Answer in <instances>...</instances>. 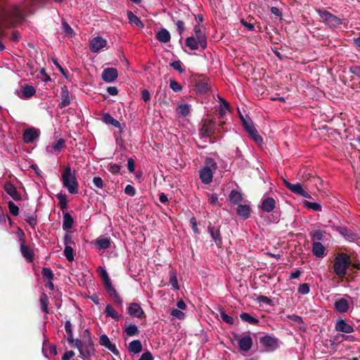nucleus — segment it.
<instances>
[{
    "instance_id": "obj_36",
    "label": "nucleus",
    "mask_w": 360,
    "mask_h": 360,
    "mask_svg": "<svg viewBox=\"0 0 360 360\" xmlns=\"http://www.w3.org/2000/svg\"><path fill=\"white\" fill-rule=\"evenodd\" d=\"M142 344L139 340H133L129 345V350L133 354L140 353L142 350Z\"/></svg>"
},
{
    "instance_id": "obj_58",
    "label": "nucleus",
    "mask_w": 360,
    "mask_h": 360,
    "mask_svg": "<svg viewBox=\"0 0 360 360\" xmlns=\"http://www.w3.org/2000/svg\"><path fill=\"white\" fill-rule=\"evenodd\" d=\"M75 244L72 240V236L71 232H67L64 236V245L72 246V245Z\"/></svg>"
},
{
    "instance_id": "obj_18",
    "label": "nucleus",
    "mask_w": 360,
    "mask_h": 360,
    "mask_svg": "<svg viewBox=\"0 0 360 360\" xmlns=\"http://www.w3.org/2000/svg\"><path fill=\"white\" fill-rule=\"evenodd\" d=\"M252 346V339L250 335L242 337L238 340V347L241 352H248Z\"/></svg>"
},
{
    "instance_id": "obj_30",
    "label": "nucleus",
    "mask_w": 360,
    "mask_h": 360,
    "mask_svg": "<svg viewBox=\"0 0 360 360\" xmlns=\"http://www.w3.org/2000/svg\"><path fill=\"white\" fill-rule=\"evenodd\" d=\"M185 43L186 46L191 51H196L200 48V43L198 42V39L194 36L188 37L186 39Z\"/></svg>"
},
{
    "instance_id": "obj_24",
    "label": "nucleus",
    "mask_w": 360,
    "mask_h": 360,
    "mask_svg": "<svg viewBox=\"0 0 360 360\" xmlns=\"http://www.w3.org/2000/svg\"><path fill=\"white\" fill-rule=\"evenodd\" d=\"M335 328L338 332L345 333H352L354 331L353 326L347 323L344 319L338 321L335 323Z\"/></svg>"
},
{
    "instance_id": "obj_7",
    "label": "nucleus",
    "mask_w": 360,
    "mask_h": 360,
    "mask_svg": "<svg viewBox=\"0 0 360 360\" xmlns=\"http://www.w3.org/2000/svg\"><path fill=\"white\" fill-rule=\"evenodd\" d=\"M240 118L243 127L248 131L250 137L257 143L262 142V138L255 127L252 121L248 117L245 118L240 115Z\"/></svg>"
},
{
    "instance_id": "obj_14",
    "label": "nucleus",
    "mask_w": 360,
    "mask_h": 360,
    "mask_svg": "<svg viewBox=\"0 0 360 360\" xmlns=\"http://www.w3.org/2000/svg\"><path fill=\"white\" fill-rule=\"evenodd\" d=\"M65 140L63 139H60L57 141H53L51 145L46 146V150L48 153L58 155L60 153L62 148L65 147Z\"/></svg>"
},
{
    "instance_id": "obj_29",
    "label": "nucleus",
    "mask_w": 360,
    "mask_h": 360,
    "mask_svg": "<svg viewBox=\"0 0 360 360\" xmlns=\"http://www.w3.org/2000/svg\"><path fill=\"white\" fill-rule=\"evenodd\" d=\"M70 103V92L66 86H63L61 88L60 102L59 103V107L63 108L68 106Z\"/></svg>"
},
{
    "instance_id": "obj_31",
    "label": "nucleus",
    "mask_w": 360,
    "mask_h": 360,
    "mask_svg": "<svg viewBox=\"0 0 360 360\" xmlns=\"http://www.w3.org/2000/svg\"><path fill=\"white\" fill-rule=\"evenodd\" d=\"M156 38L160 42L167 43L170 41L171 36L168 30L162 28L156 33Z\"/></svg>"
},
{
    "instance_id": "obj_13",
    "label": "nucleus",
    "mask_w": 360,
    "mask_h": 360,
    "mask_svg": "<svg viewBox=\"0 0 360 360\" xmlns=\"http://www.w3.org/2000/svg\"><path fill=\"white\" fill-rule=\"evenodd\" d=\"M108 42L106 39L101 37H96L90 41V50L93 53H98L102 49L107 46Z\"/></svg>"
},
{
    "instance_id": "obj_2",
    "label": "nucleus",
    "mask_w": 360,
    "mask_h": 360,
    "mask_svg": "<svg viewBox=\"0 0 360 360\" xmlns=\"http://www.w3.org/2000/svg\"><path fill=\"white\" fill-rule=\"evenodd\" d=\"M97 272L102 278L105 289L107 290L110 297L116 304H117L120 306H122V299L120 296L115 288L113 287L107 271L105 269L104 267L100 266L97 268Z\"/></svg>"
},
{
    "instance_id": "obj_41",
    "label": "nucleus",
    "mask_w": 360,
    "mask_h": 360,
    "mask_svg": "<svg viewBox=\"0 0 360 360\" xmlns=\"http://www.w3.org/2000/svg\"><path fill=\"white\" fill-rule=\"evenodd\" d=\"M39 302L41 310L45 313H49L48 304H49V297L44 292H42L40 295Z\"/></svg>"
},
{
    "instance_id": "obj_52",
    "label": "nucleus",
    "mask_w": 360,
    "mask_h": 360,
    "mask_svg": "<svg viewBox=\"0 0 360 360\" xmlns=\"http://www.w3.org/2000/svg\"><path fill=\"white\" fill-rule=\"evenodd\" d=\"M170 314L179 320H184L186 317L185 313L179 309H171Z\"/></svg>"
},
{
    "instance_id": "obj_47",
    "label": "nucleus",
    "mask_w": 360,
    "mask_h": 360,
    "mask_svg": "<svg viewBox=\"0 0 360 360\" xmlns=\"http://www.w3.org/2000/svg\"><path fill=\"white\" fill-rule=\"evenodd\" d=\"M303 205L308 210H311L313 211L319 212L321 211V206L318 202H312L309 201L304 200L303 202Z\"/></svg>"
},
{
    "instance_id": "obj_20",
    "label": "nucleus",
    "mask_w": 360,
    "mask_h": 360,
    "mask_svg": "<svg viewBox=\"0 0 360 360\" xmlns=\"http://www.w3.org/2000/svg\"><path fill=\"white\" fill-rule=\"evenodd\" d=\"M99 343L113 354H118L119 352L115 345L110 342L109 338L106 335L103 334L99 336Z\"/></svg>"
},
{
    "instance_id": "obj_59",
    "label": "nucleus",
    "mask_w": 360,
    "mask_h": 360,
    "mask_svg": "<svg viewBox=\"0 0 360 360\" xmlns=\"http://www.w3.org/2000/svg\"><path fill=\"white\" fill-rule=\"evenodd\" d=\"M169 87L175 92H179L182 89V86L174 79L170 80Z\"/></svg>"
},
{
    "instance_id": "obj_10",
    "label": "nucleus",
    "mask_w": 360,
    "mask_h": 360,
    "mask_svg": "<svg viewBox=\"0 0 360 360\" xmlns=\"http://www.w3.org/2000/svg\"><path fill=\"white\" fill-rule=\"evenodd\" d=\"M285 186L293 193L303 196L306 198H311V195L303 189L302 185L300 183L291 184L289 181H284Z\"/></svg>"
},
{
    "instance_id": "obj_54",
    "label": "nucleus",
    "mask_w": 360,
    "mask_h": 360,
    "mask_svg": "<svg viewBox=\"0 0 360 360\" xmlns=\"http://www.w3.org/2000/svg\"><path fill=\"white\" fill-rule=\"evenodd\" d=\"M220 317L224 322L229 325H233L234 323L233 317L226 314L223 310L220 311Z\"/></svg>"
},
{
    "instance_id": "obj_46",
    "label": "nucleus",
    "mask_w": 360,
    "mask_h": 360,
    "mask_svg": "<svg viewBox=\"0 0 360 360\" xmlns=\"http://www.w3.org/2000/svg\"><path fill=\"white\" fill-rule=\"evenodd\" d=\"M169 283L172 286L174 290H179V285L178 283L176 273L175 271H169Z\"/></svg>"
},
{
    "instance_id": "obj_48",
    "label": "nucleus",
    "mask_w": 360,
    "mask_h": 360,
    "mask_svg": "<svg viewBox=\"0 0 360 360\" xmlns=\"http://www.w3.org/2000/svg\"><path fill=\"white\" fill-rule=\"evenodd\" d=\"M25 220L27 223L32 228L34 229L37 224V216L34 214H26L25 216Z\"/></svg>"
},
{
    "instance_id": "obj_37",
    "label": "nucleus",
    "mask_w": 360,
    "mask_h": 360,
    "mask_svg": "<svg viewBox=\"0 0 360 360\" xmlns=\"http://www.w3.org/2000/svg\"><path fill=\"white\" fill-rule=\"evenodd\" d=\"M191 110V106L186 103H180L177 105L176 112L182 117L188 115Z\"/></svg>"
},
{
    "instance_id": "obj_4",
    "label": "nucleus",
    "mask_w": 360,
    "mask_h": 360,
    "mask_svg": "<svg viewBox=\"0 0 360 360\" xmlns=\"http://www.w3.org/2000/svg\"><path fill=\"white\" fill-rule=\"evenodd\" d=\"M37 2V0H25L20 6H13L9 15L14 19L15 22L20 21L23 19L24 15L32 12V6Z\"/></svg>"
},
{
    "instance_id": "obj_28",
    "label": "nucleus",
    "mask_w": 360,
    "mask_h": 360,
    "mask_svg": "<svg viewBox=\"0 0 360 360\" xmlns=\"http://www.w3.org/2000/svg\"><path fill=\"white\" fill-rule=\"evenodd\" d=\"M312 253L316 257L322 258L326 255V248L320 242H314Z\"/></svg>"
},
{
    "instance_id": "obj_17",
    "label": "nucleus",
    "mask_w": 360,
    "mask_h": 360,
    "mask_svg": "<svg viewBox=\"0 0 360 360\" xmlns=\"http://www.w3.org/2000/svg\"><path fill=\"white\" fill-rule=\"evenodd\" d=\"M118 77L117 71L114 68H108L103 70L101 77L105 82H112Z\"/></svg>"
},
{
    "instance_id": "obj_8",
    "label": "nucleus",
    "mask_w": 360,
    "mask_h": 360,
    "mask_svg": "<svg viewBox=\"0 0 360 360\" xmlns=\"http://www.w3.org/2000/svg\"><path fill=\"white\" fill-rule=\"evenodd\" d=\"M352 303V298L348 295H344L343 297L335 301L334 309L340 314H345L349 311Z\"/></svg>"
},
{
    "instance_id": "obj_45",
    "label": "nucleus",
    "mask_w": 360,
    "mask_h": 360,
    "mask_svg": "<svg viewBox=\"0 0 360 360\" xmlns=\"http://www.w3.org/2000/svg\"><path fill=\"white\" fill-rule=\"evenodd\" d=\"M139 330L135 324H128L125 326L124 333L129 336H134L139 333Z\"/></svg>"
},
{
    "instance_id": "obj_5",
    "label": "nucleus",
    "mask_w": 360,
    "mask_h": 360,
    "mask_svg": "<svg viewBox=\"0 0 360 360\" xmlns=\"http://www.w3.org/2000/svg\"><path fill=\"white\" fill-rule=\"evenodd\" d=\"M217 169V164L212 158H207L205 165L200 169V179L203 184H208L212 182L214 172Z\"/></svg>"
},
{
    "instance_id": "obj_15",
    "label": "nucleus",
    "mask_w": 360,
    "mask_h": 360,
    "mask_svg": "<svg viewBox=\"0 0 360 360\" xmlns=\"http://www.w3.org/2000/svg\"><path fill=\"white\" fill-rule=\"evenodd\" d=\"M40 131L34 127L26 129L22 134L23 141L26 143H32L39 136Z\"/></svg>"
},
{
    "instance_id": "obj_32",
    "label": "nucleus",
    "mask_w": 360,
    "mask_h": 360,
    "mask_svg": "<svg viewBox=\"0 0 360 360\" xmlns=\"http://www.w3.org/2000/svg\"><path fill=\"white\" fill-rule=\"evenodd\" d=\"M251 208L248 205H238L237 208V214L243 219H248L250 216Z\"/></svg>"
},
{
    "instance_id": "obj_26",
    "label": "nucleus",
    "mask_w": 360,
    "mask_h": 360,
    "mask_svg": "<svg viewBox=\"0 0 360 360\" xmlns=\"http://www.w3.org/2000/svg\"><path fill=\"white\" fill-rule=\"evenodd\" d=\"M276 207V201L273 198L268 197L262 200L261 209L265 212H272Z\"/></svg>"
},
{
    "instance_id": "obj_49",
    "label": "nucleus",
    "mask_w": 360,
    "mask_h": 360,
    "mask_svg": "<svg viewBox=\"0 0 360 360\" xmlns=\"http://www.w3.org/2000/svg\"><path fill=\"white\" fill-rule=\"evenodd\" d=\"M196 91L201 94H205L208 92L209 91V86L207 83L204 82H198L196 86Z\"/></svg>"
},
{
    "instance_id": "obj_43",
    "label": "nucleus",
    "mask_w": 360,
    "mask_h": 360,
    "mask_svg": "<svg viewBox=\"0 0 360 360\" xmlns=\"http://www.w3.org/2000/svg\"><path fill=\"white\" fill-rule=\"evenodd\" d=\"M309 235L311 239L314 240V242H319L323 239L325 232L320 229H317L311 231Z\"/></svg>"
},
{
    "instance_id": "obj_57",
    "label": "nucleus",
    "mask_w": 360,
    "mask_h": 360,
    "mask_svg": "<svg viewBox=\"0 0 360 360\" xmlns=\"http://www.w3.org/2000/svg\"><path fill=\"white\" fill-rule=\"evenodd\" d=\"M257 301L259 303H264V304H266L269 306L272 305V300L269 297L264 296V295L258 296L257 297Z\"/></svg>"
},
{
    "instance_id": "obj_61",
    "label": "nucleus",
    "mask_w": 360,
    "mask_h": 360,
    "mask_svg": "<svg viewBox=\"0 0 360 360\" xmlns=\"http://www.w3.org/2000/svg\"><path fill=\"white\" fill-rule=\"evenodd\" d=\"M124 193L125 194L133 197L136 195V190L133 186L128 184L124 188Z\"/></svg>"
},
{
    "instance_id": "obj_35",
    "label": "nucleus",
    "mask_w": 360,
    "mask_h": 360,
    "mask_svg": "<svg viewBox=\"0 0 360 360\" xmlns=\"http://www.w3.org/2000/svg\"><path fill=\"white\" fill-rule=\"evenodd\" d=\"M105 314L107 317H110L116 321L120 320V315L115 311L111 304L106 305Z\"/></svg>"
},
{
    "instance_id": "obj_25",
    "label": "nucleus",
    "mask_w": 360,
    "mask_h": 360,
    "mask_svg": "<svg viewBox=\"0 0 360 360\" xmlns=\"http://www.w3.org/2000/svg\"><path fill=\"white\" fill-rule=\"evenodd\" d=\"M128 313L130 316L136 318H141L144 312L141 306L137 303H131L128 307Z\"/></svg>"
},
{
    "instance_id": "obj_23",
    "label": "nucleus",
    "mask_w": 360,
    "mask_h": 360,
    "mask_svg": "<svg viewBox=\"0 0 360 360\" xmlns=\"http://www.w3.org/2000/svg\"><path fill=\"white\" fill-rule=\"evenodd\" d=\"M4 190L14 200L19 201L22 200L21 195L13 184L6 182L4 185Z\"/></svg>"
},
{
    "instance_id": "obj_64",
    "label": "nucleus",
    "mask_w": 360,
    "mask_h": 360,
    "mask_svg": "<svg viewBox=\"0 0 360 360\" xmlns=\"http://www.w3.org/2000/svg\"><path fill=\"white\" fill-rule=\"evenodd\" d=\"M114 119L115 118L112 117L108 112H105V113L103 114V115H102V120H103V122H105L107 124H111V123L112 122Z\"/></svg>"
},
{
    "instance_id": "obj_55",
    "label": "nucleus",
    "mask_w": 360,
    "mask_h": 360,
    "mask_svg": "<svg viewBox=\"0 0 360 360\" xmlns=\"http://www.w3.org/2000/svg\"><path fill=\"white\" fill-rule=\"evenodd\" d=\"M310 291V288L308 283L300 284L297 288L298 293L301 295H307Z\"/></svg>"
},
{
    "instance_id": "obj_16",
    "label": "nucleus",
    "mask_w": 360,
    "mask_h": 360,
    "mask_svg": "<svg viewBox=\"0 0 360 360\" xmlns=\"http://www.w3.org/2000/svg\"><path fill=\"white\" fill-rule=\"evenodd\" d=\"M215 122L212 120H205L200 129L201 134L204 137H210L214 134Z\"/></svg>"
},
{
    "instance_id": "obj_53",
    "label": "nucleus",
    "mask_w": 360,
    "mask_h": 360,
    "mask_svg": "<svg viewBox=\"0 0 360 360\" xmlns=\"http://www.w3.org/2000/svg\"><path fill=\"white\" fill-rule=\"evenodd\" d=\"M173 22H175L177 32L181 35L185 30V24L183 20H175L174 18L172 17Z\"/></svg>"
},
{
    "instance_id": "obj_27",
    "label": "nucleus",
    "mask_w": 360,
    "mask_h": 360,
    "mask_svg": "<svg viewBox=\"0 0 360 360\" xmlns=\"http://www.w3.org/2000/svg\"><path fill=\"white\" fill-rule=\"evenodd\" d=\"M20 252L22 256L28 261L32 262L34 254L32 250L27 245L24 244V239L22 238H20Z\"/></svg>"
},
{
    "instance_id": "obj_56",
    "label": "nucleus",
    "mask_w": 360,
    "mask_h": 360,
    "mask_svg": "<svg viewBox=\"0 0 360 360\" xmlns=\"http://www.w3.org/2000/svg\"><path fill=\"white\" fill-rule=\"evenodd\" d=\"M41 274L44 278L49 280H53V274L51 269L44 267L42 269Z\"/></svg>"
},
{
    "instance_id": "obj_12",
    "label": "nucleus",
    "mask_w": 360,
    "mask_h": 360,
    "mask_svg": "<svg viewBox=\"0 0 360 360\" xmlns=\"http://www.w3.org/2000/svg\"><path fill=\"white\" fill-rule=\"evenodd\" d=\"M79 354L82 359H86L92 356L94 353V343L91 338L83 342L81 348H79Z\"/></svg>"
},
{
    "instance_id": "obj_33",
    "label": "nucleus",
    "mask_w": 360,
    "mask_h": 360,
    "mask_svg": "<svg viewBox=\"0 0 360 360\" xmlns=\"http://www.w3.org/2000/svg\"><path fill=\"white\" fill-rule=\"evenodd\" d=\"M229 198L233 205H239L243 200L241 192L236 190H232L229 193Z\"/></svg>"
},
{
    "instance_id": "obj_62",
    "label": "nucleus",
    "mask_w": 360,
    "mask_h": 360,
    "mask_svg": "<svg viewBox=\"0 0 360 360\" xmlns=\"http://www.w3.org/2000/svg\"><path fill=\"white\" fill-rule=\"evenodd\" d=\"M171 66L179 72H183L184 70L182 68V63L180 60H176L171 63Z\"/></svg>"
},
{
    "instance_id": "obj_22",
    "label": "nucleus",
    "mask_w": 360,
    "mask_h": 360,
    "mask_svg": "<svg viewBox=\"0 0 360 360\" xmlns=\"http://www.w3.org/2000/svg\"><path fill=\"white\" fill-rule=\"evenodd\" d=\"M42 353L44 356L46 358H49L50 356L52 355H57V349L56 345H51L49 342V340L46 338H45L43 342Z\"/></svg>"
},
{
    "instance_id": "obj_3",
    "label": "nucleus",
    "mask_w": 360,
    "mask_h": 360,
    "mask_svg": "<svg viewBox=\"0 0 360 360\" xmlns=\"http://www.w3.org/2000/svg\"><path fill=\"white\" fill-rule=\"evenodd\" d=\"M63 185L70 194L78 193L79 184L75 171L70 166L66 167L61 175Z\"/></svg>"
},
{
    "instance_id": "obj_50",
    "label": "nucleus",
    "mask_w": 360,
    "mask_h": 360,
    "mask_svg": "<svg viewBox=\"0 0 360 360\" xmlns=\"http://www.w3.org/2000/svg\"><path fill=\"white\" fill-rule=\"evenodd\" d=\"M64 255L68 262H72L74 260V250L72 246H65Z\"/></svg>"
},
{
    "instance_id": "obj_1",
    "label": "nucleus",
    "mask_w": 360,
    "mask_h": 360,
    "mask_svg": "<svg viewBox=\"0 0 360 360\" xmlns=\"http://www.w3.org/2000/svg\"><path fill=\"white\" fill-rule=\"evenodd\" d=\"M350 256L346 253H338L333 262V271L339 278H343L347 274V269L350 266Z\"/></svg>"
},
{
    "instance_id": "obj_34",
    "label": "nucleus",
    "mask_w": 360,
    "mask_h": 360,
    "mask_svg": "<svg viewBox=\"0 0 360 360\" xmlns=\"http://www.w3.org/2000/svg\"><path fill=\"white\" fill-rule=\"evenodd\" d=\"M111 240L109 237L100 236L96 240V245L102 250L108 249L110 247Z\"/></svg>"
},
{
    "instance_id": "obj_51",
    "label": "nucleus",
    "mask_w": 360,
    "mask_h": 360,
    "mask_svg": "<svg viewBox=\"0 0 360 360\" xmlns=\"http://www.w3.org/2000/svg\"><path fill=\"white\" fill-rule=\"evenodd\" d=\"M8 207L10 213L13 216L16 217L18 215L19 207L13 201L10 200L8 202Z\"/></svg>"
},
{
    "instance_id": "obj_40",
    "label": "nucleus",
    "mask_w": 360,
    "mask_h": 360,
    "mask_svg": "<svg viewBox=\"0 0 360 360\" xmlns=\"http://www.w3.org/2000/svg\"><path fill=\"white\" fill-rule=\"evenodd\" d=\"M240 318L243 321L252 325H255L259 322V320L256 317H254L246 312L241 313L240 314Z\"/></svg>"
},
{
    "instance_id": "obj_19",
    "label": "nucleus",
    "mask_w": 360,
    "mask_h": 360,
    "mask_svg": "<svg viewBox=\"0 0 360 360\" xmlns=\"http://www.w3.org/2000/svg\"><path fill=\"white\" fill-rule=\"evenodd\" d=\"M36 93V89L33 86L24 84L21 86L18 96L22 99H27L33 96Z\"/></svg>"
},
{
    "instance_id": "obj_39",
    "label": "nucleus",
    "mask_w": 360,
    "mask_h": 360,
    "mask_svg": "<svg viewBox=\"0 0 360 360\" xmlns=\"http://www.w3.org/2000/svg\"><path fill=\"white\" fill-rule=\"evenodd\" d=\"M127 18H128L129 23H131L132 25H135L136 26L141 27V28L143 27V22L135 14L133 13V12L128 11H127Z\"/></svg>"
},
{
    "instance_id": "obj_9",
    "label": "nucleus",
    "mask_w": 360,
    "mask_h": 360,
    "mask_svg": "<svg viewBox=\"0 0 360 360\" xmlns=\"http://www.w3.org/2000/svg\"><path fill=\"white\" fill-rule=\"evenodd\" d=\"M259 342L267 352H274L279 347V340L274 336L266 335L261 337Z\"/></svg>"
},
{
    "instance_id": "obj_38",
    "label": "nucleus",
    "mask_w": 360,
    "mask_h": 360,
    "mask_svg": "<svg viewBox=\"0 0 360 360\" xmlns=\"http://www.w3.org/2000/svg\"><path fill=\"white\" fill-rule=\"evenodd\" d=\"M73 218L71 214L68 212H65L63 214V229L64 230H69L72 227L73 225Z\"/></svg>"
},
{
    "instance_id": "obj_21",
    "label": "nucleus",
    "mask_w": 360,
    "mask_h": 360,
    "mask_svg": "<svg viewBox=\"0 0 360 360\" xmlns=\"http://www.w3.org/2000/svg\"><path fill=\"white\" fill-rule=\"evenodd\" d=\"M208 232L218 247H221L222 244V240L221 237L220 230L219 227L212 226L210 224L207 226Z\"/></svg>"
},
{
    "instance_id": "obj_63",
    "label": "nucleus",
    "mask_w": 360,
    "mask_h": 360,
    "mask_svg": "<svg viewBox=\"0 0 360 360\" xmlns=\"http://www.w3.org/2000/svg\"><path fill=\"white\" fill-rule=\"evenodd\" d=\"M93 183H94V185L96 188H103V181L99 176H94L93 178Z\"/></svg>"
},
{
    "instance_id": "obj_42",
    "label": "nucleus",
    "mask_w": 360,
    "mask_h": 360,
    "mask_svg": "<svg viewBox=\"0 0 360 360\" xmlns=\"http://www.w3.org/2000/svg\"><path fill=\"white\" fill-rule=\"evenodd\" d=\"M338 231L347 240H352L356 238V235L349 231L346 227L340 226L338 228Z\"/></svg>"
},
{
    "instance_id": "obj_60",
    "label": "nucleus",
    "mask_w": 360,
    "mask_h": 360,
    "mask_svg": "<svg viewBox=\"0 0 360 360\" xmlns=\"http://www.w3.org/2000/svg\"><path fill=\"white\" fill-rule=\"evenodd\" d=\"M190 224L191 225V229H192L193 231L196 234H199L200 231L198 229L197 220L195 217H192L190 219Z\"/></svg>"
},
{
    "instance_id": "obj_11",
    "label": "nucleus",
    "mask_w": 360,
    "mask_h": 360,
    "mask_svg": "<svg viewBox=\"0 0 360 360\" xmlns=\"http://www.w3.org/2000/svg\"><path fill=\"white\" fill-rule=\"evenodd\" d=\"M194 37L198 39L200 49L204 51L207 47V40L205 31L200 25L197 24L193 27Z\"/></svg>"
},
{
    "instance_id": "obj_6",
    "label": "nucleus",
    "mask_w": 360,
    "mask_h": 360,
    "mask_svg": "<svg viewBox=\"0 0 360 360\" xmlns=\"http://www.w3.org/2000/svg\"><path fill=\"white\" fill-rule=\"evenodd\" d=\"M316 11L322 19L323 22L330 27H338L343 22L341 18L326 10L319 8Z\"/></svg>"
},
{
    "instance_id": "obj_44",
    "label": "nucleus",
    "mask_w": 360,
    "mask_h": 360,
    "mask_svg": "<svg viewBox=\"0 0 360 360\" xmlns=\"http://www.w3.org/2000/svg\"><path fill=\"white\" fill-rule=\"evenodd\" d=\"M219 100L221 101V105L219 108V114L221 117H223L228 111L230 110L229 104L226 101L221 97H219Z\"/></svg>"
}]
</instances>
